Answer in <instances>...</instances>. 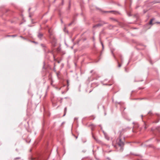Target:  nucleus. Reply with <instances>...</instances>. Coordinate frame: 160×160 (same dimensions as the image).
Instances as JSON below:
<instances>
[{
  "mask_svg": "<svg viewBox=\"0 0 160 160\" xmlns=\"http://www.w3.org/2000/svg\"><path fill=\"white\" fill-rule=\"evenodd\" d=\"M117 144L120 147H122L123 146V142L121 141V139L120 138L118 139L117 140Z\"/></svg>",
  "mask_w": 160,
  "mask_h": 160,
  "instance_id": "nucleus-1",
  "label": "nucleus"
},
{
  "mask_svg": "<svg viewBox=\"0 0 160 160\" xmlns=\"http://www.w3.org/2000/svg\"><path fill=\"white\" fill-rule=\"evenodd\" d=\"M102 24L99 23V24H96V25L93 26V27L94 28H95L96 27L101 26H102Z\"/></svg>",
  "mask_w": 160,
  "mask_h": 160,
  "instance_id": "nucleus-2",
  "label": "nucleus"
},
{
  "mask_svg": "<svg viewBox=\"0 0 160 160\" xmlns=\"http://www.w3.org/2000/svg\"><path fill=\"white\" fill-rule=\"evenodd\" d=\"M43 34L42 33H39L38 35V37L40 39H41L42 37Z\"/></svg>",
  "mask_w": 160,
  "mask_h": 160,
  "instance_id": "nucleus-3",
  "label": "nucleus"
},
{
  "mask_svg": "<svg viewBox=\"0 0 160 160\" xmlns=\"http://www.w3.org/2000/svg\"><path fill=\"white\" fill-rule=\"evenodd\" d=\"M56 40L55 39H54L53 40V41L52 42V44H53V45L54 46H55V44H56Z\"/></svg>",
  "mask_w": 160,
  "mask_h": 160,
  "instance_id": "nucleus-4",
  "label": "nucleus"
},
{
  "mask_svg": "<svg viewBox=\"0 0 160 160\" xmlns=\"http://www.w3.org/2000/svg\"><path fill=\"white\" fill-rule=\"evenodd\" d=\"M36 160H45L44 158L42 157H40L37 159Z\"/></svg>",
  "mask_w": 160,
  "mask_h": 160,
  "instance_id": "nucleus-5",
  "label": "nucleus"
},
{
  "mask_svg": "<svg viewBox=\"0 0 160 160\" xmlns=\"http://www.w3.org/2000/svg\"><path fill=\"white\" fill-rule=\"evenodd\" d=\"M154 19V18L152 19L150 21L149 24L151 25H152L153 24L152 23V22Z\"/></svg>",
  "mask_w": 160,
  "mask_h": 160,
  "instance_id": "nucleus-6",
  "label": "nucleus"
},
{
  "mask_svg": "<svg viewBox=\"0 0 160 160\" xmlns=\"http://www.w3.org/2000/svg\"><path fill=\"white\" fill-rule=\"evenodd\" d=\"M58 78H59V76L60 75V72H56Z\"/></svg>",
  "mask_w": 160,
  "mask_h": 160,
  "instance_id": "nucleus-7",
  "label": "nucleus"
},
{
  "mask_svg": "<svg viewBox=\"0 0 160 160\" xmlns=\"http://www.w3.org/2000/svg\"><path fill=\"white\" fill-rule=\"evenodd\" d=\"M67 108H64V114L63 115V116H64L65 115V114L66 113V112H67Z\"/></svg>",
  "mask_w": 160,
  "mask_h": 160,
  "instance_id": "nucleus-8",
  "label": "nucleus"
},
{
  "mask_svg": "<svg viewBox=\"0 0 160 160\" xmlns=\"http://www.w3.org/2000/svg\"><path fill=\"white\" fill-rule=\"evenodd\" d=\"M21 159V158L20 157L16 158H14V160H20Z\"/></svg>",
  "mask_w": 160,
  "mask_h": 160,
  "instance_id": "nucleus-9",
  "label": "nucleus"
},
{
  "mask_svg": "<svg viewBox=\"0 0 160 160\" xmlns=\"http://www.w3.org/2000/svg\"><path fill=\"white\" fill-rule=\"evenodd\" d=\"M8 37H14L16 36V35H8Z\"/></svg>",
  "mask_w": 160,
  "mask_h": 160,
  "instance_id": "nucleus-10",
  "label": "nucleus"
},
{
  "mask_svg": "<svg viewBox=\"0 0 160 160\" xmlns=\"http://www.w3.org/2000/svg\"><path fill=\"white\" fill-rule=\"evenodd\" d=\"M118 67H121V65L118 62Z\"/></svg>",
  "mask_w": 160,
  "mask_h": 160,
  "instance_id": "nucleus-11",
  "label": "nucleus"
},
{
  "mask_svg": "<svg viewBox=\"0 0 160 160\" xmlns=\"http://www.w3.org/2000/svg\"><path fill=\"white\" fill-rule=\"evenodd\" d=\"M56 88L57 89H58L59 90H60V89H61V88H58L57 87H56Z\"/></svg>",
  "mask_w": 160,
  "mask_h": 160,
  "instance_id": "nucleus-12",
  "label": "nucleus"
},
{
  "mask_svg": "<svg viewBox=\"0 0 160 160\" xmlns=\"http://www.w3.org/2000/svg\"><path fill=\"white\" fill-rule=\"evenodd\" d=\"M102 48H103V44L102 43Z\"/></svg>",
  "mask_w": 160,
  "mask_h": 160,
  "instance_id": "nucleus-13",
  "label": "nucleus"
},
{
  "mask_svg": "<svg viewBox=\"0 0 160 160\" xmlns=\"http://www.w3.org/2000/svg\"><path fill=\"white\" fill-rule=\"evenodd\" d=\"M144 128H145V129H146L147 128V127H146V126H145V127H144Z\"/></svg>",
  "mask_w": 160,
  "mask_h": 160,
  "instance_id": "nucleus-14",
  "label": "nucleus"
},
{
  "mask_svg": "<svg viewBox=\"0 0 160 160\" xmlns=\"http://www.w3.org/2000/svg\"><path fill=\"white\" fill-rule=\"evenodd\" d=\"M114 146L116 148H117L116 145H114Z\"/></svg>",
  "mask_w": 160,
  "mask_h": 160,
  "instance_id": "nucleus-15",
  "label": "nucleus"
},
{
  "mask_svg": "<svg viewBox=\"0 0 160 160\" xmlns=\"http://www.w3.org/2000/svg\"><path fill=\"white\" fill-rule=\"evenodd\" d=\"M157 23L158 24L160 23V22H157Z\"/></svg>",
  "mask_w": 160,
  "mask_h": 160,
  "instance_id": "nucleus-16",
  "label": "nucleus"
},
{
  "mask_svg": "<svg viewBox=\"0 0 160 160\" xmlns=\"http://www.w3.org/2000/svg\"><path fill=\"white\" fill-rule=\"evenodd\" d=\"M41 45H42L43 47H44V46H43V44H41Z\"/></svg>",
  "mask_w": 160,
  "mask_h": 160,
  "instance_id": "nucleus-17",
  "label": "nucleus"
},
{
  "mask_svg": "<svg viewBox=\"0 0 160 160\" xmlns=\"http://www.w3.org/2000/svg\"><path fill=\"white\" fill-rule=\"evenodd\" d=\"M52 81L51 82V84H52Z\"/></svg>",
  "mask_w": 160,
  "mask_h": 160,
  "instance_id": "nucleus-18",
  "label": "nucleus"
},
{
  "mask_svg": "<svg viewBox=\"0 0 160 160\" xmlns=\"http://www.w3.org/2000/svg\"><path fill=\"white\" fill-rule=\"evenodd\" d=\"M150 113H151V112H149L148 113H149V114H150Z\"/></svg>",
  "mask_w": 160,
  "mask_h": 160,
  "instance_id": "nucleus-19",
  "label": "nucleus"
},
{
  "mask_svg": "<svg viewBox=\"0 0 160 160\" xmlns=\"http://www.w3.org/2000/svg\"><path fill=\"white\" fill-rule=\"evenodd\" d=\"M112 12L111 11H109V12Z\"/></svg>",
  "mask_w": 160,
  "mask_h": 160,
  "instance_id": "nucleus-20",
  "label": "nucleus"
},
{
  "mask_svg": "<svg viewBox=\"0 0 160 160\" xmlns=\"http://www.w3.org/2000/svg\"><path fill=\"white\" fill-rule=\"evenodd\" d=\"M67 83H68V81H67Z\"/></svg>",
  "mask_w": 160,
  "mask_h": 160,
  "instance_id": "nucleus-21",
  "label": "nucleus"
}]
</instances>
